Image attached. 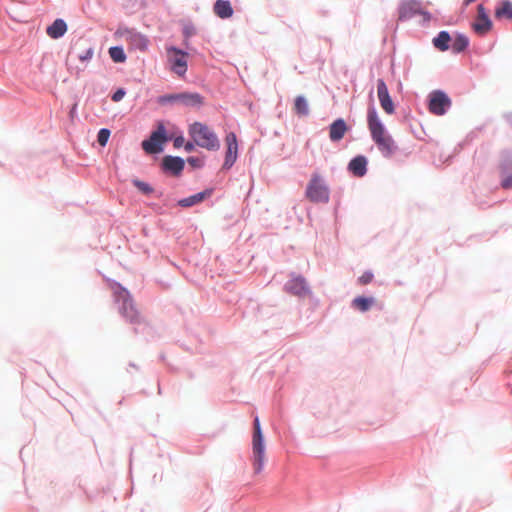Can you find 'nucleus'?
I'll return each instance as SVG.
<instances>
[{"label": "nucleus", "instance_id": "nucleus-1", "mask_svg": "<svg viewBox=\"0 0 512 512\" xmlns=\"http://www.w3.org/2000/svg\"><path fill=\"white\" fill-rule=\"evenodd\" d=\"M367 126L368 130H370V136H372L381 154L384 157H392L398 150V147L392 135L387 133L376 109L373 107L367 111Z\"/></svg>", "mask_w": 512, "mask_h": 512}, {"label": "nucleus", "instance_id": "nucleus-2", "mask_svg": "<svg viewBox=\"0 0 512 512\" xmlns=\"http://www.w3.org/2000/svg\"><path fill=\"white\" fill-rule=\"evenodd\" d=\"M188 131L196 146L202 149L216 151L221 147L217 134L206 123L195 121Z\"/></svg>", "mask_w": 512, "mask_h": 512}, {"label": "nucleus", "instance_id": "nucleus-3", "mask_svg": "<svg viewBox=\"0 0 512 512\" xmlns=\"http://www.w3.org/2000/svg\"><path fill=\"white\" fill-rule=\"evenodd\" d=\"M110 289L113 293L115 301L118 304H121L120 313L130 323H140L142 319L141 313L139 310H137V306L134 304L130 293L121 285L115 282L110 284Z\"/></svg>", "mask_w": 512, "mask_h": 512}, {"label": "nucleus", "instance_id": "nucleus-4", "mask_svg": "<svg viewBox=\"0 0 512 512\" xmlns=\"http://www.w3.org/2000/svg\"><path fill=\"white\" fill-rule=\"evenodd\" d=\"M189 54L177 48L170 47L166 49L167 69L178 77H183L187 73V58Z\"/></svg>", "mask_w": 512, "mask_h": 512}, {"label": "nucleus", "instance_id": "nucleus-5", "mask_svg": "<svg viewBox=\"0 0 512 512\" xmlns=\"http://www.w3.org/2000/svg\"><path fill=\"white\" fill-rule=\"evenodd\" d=\"M306 197L314 203H327L329 201V188L317 173L312 175L307 185Z\"/></svg>", "mask_w": 512, "mask_h": 512}, {"label": "nucleus", "instance_id": "nucleus-6", "mask_svg": "<svg viewBox=\"0 0 512 512\" xmlns=\"http://www.w3.org/2000/svg\"><path fill=\"white\" fill-rule=\"evenodd\" d=\"M116 36L125 41L131 50L145 51L147 48V38L133 29L120 28L116 31Z\"/></svg>", "mask_w": 512, "mask_h": 512}, {"label": "nucleus", "instance_id": "nucleus-7", "mask_svg": "<svg viewBox=\"0 0 512 512\" xmlns=\"http://www.w3.org/2000/svg\"><path fill=\"white\" fill-rule=\"evenodd\" d=\"M182 104L186 106H199L203 98L198 93L182 92L162 96V104Z\"/></svg>", "mask_w": 512, "mask_h": 512}, {"label": "nucleus", "instance_id": "nucleus-8", "mask_svg": "<svg viewBox=\"0 0 512 512\" xmlns=\"http://www.w3.org/2000/svg\"><path fill=\"white\" fill-rule=\"evenodd\" d=\"M451 101L445 92L434 90L429 95V111L436 116H442L450 107Z\"/></svg>", "mask_w": 512, "mask_h": 512}, {"label": "nucleus", "instance_id": "nucleus-9", "mask_svg": "<svg viewBox=\"0 0 512 512\" xmlns=\"http://www.w3.org/2000/svg\"><path fill=\"white\" fill-rule=\"evenodd\" d=\"M251 464L254 472L259 474L265 465V445L264 440L252 441Z\"/></svg>", "mask_w": 512, "mask_h": 512}, {"label": "nucleus", "instance_id": "nucleus-10", "mask_svg": "<svg viewBox=\"0 0 512 512\" xmlns=\"http://www.w3.org/2000/svg\"><path fill=\"white\" fill-rule=\"evenodd\" d=\"M501 186L504 189L512 188V154L504 153L499 164Z\"/></svg>", "mask_w": 512, "mask_h": 512}, {"label": "nucleus", "instance_id": "nucleus-11", "mask_svg": "<svg viewBox=\"0 0 512 512\" xmlns=\"http://www.w3.org/2000/svg\"><path fill=\"white\" fill-rule=\"evenodd\" d=\"M284 289L298 297H305L310 293L307 282L302 276H293L286 282Z\"/></svg>", "mask_w": 512, "mask_h": 512}, {"label": "nucleus", "instance_id": "nucleus-12", "mask_svg": "<svg viewBox=\"0 0 512 512\" xmlns=\"http://www.w3.org/2000/svg\"><path fill=\"white\" fill-rule=\"evenodd\" d=\"M377 95L380 105L386 114L392 115L395 112L394 102L392 101L389 89L382 79L377 81Z\"/></svg>", "mask_w": 512, "mask_h": 512}, {"label": "nucleus", "instance_id": "nucleus-13", "mask_svg": "<svg viewBox=\"0 0 512 512\" xmlns=\"http://www.w3.org/2000/svg\"><path fill=\"white\" fill-rule=\"evenodd\" d=\"M226 155L223 164L224 169H229L236 161L237 158V138L234 133H229L225 137Z\"/></svg>", "mask_w": 512, "mask_h": 512}, {"label": "nucleus", "instance_id": "nucleus-14", "mask_svg": "<svg viewBox=\"0 0 512 512\" xmlns=\"http://www.w3.org/2000/svg\"><path fill=\"white\" fill-rule=\"evenodd\" d=\"M477 10L478 15L473 24V28L478 35L483 36L491 30L492 22L482 5H479Z\"/></svg>", "mask_w": 512, "mask_h": 512}, {"label": "nucleus", "instance_id": "nucleus-15", "mask_svg": "<svg viewBox=\"0 0 512 512\" xmlns=\"http://www.w3.org/2000/svg\"><path fill=\"white\" fill-rule=\"evenodd\" d=\"M184 168V161L180 157L165 156L162 158V169L171 173L173 176H179Z\"/></svg>", "mask_w": 512, "mask_h": 512}, {"label": "nucleus", "instance_id": "nucleus-16", "mask_svg": "<svg viewBox=\"0 0 512 512\" xmlns=\"http://www.w3.org/2000/svg\"><path fill=\"white\" fill-rule=\"evenodd\" d=\"M142 148L147 154H154L160 151V126L152 132L149 139L142 142Z\"/></svg>", "mask_w": 512, "mask_h": 512}, {"label": "nucleus", "instance_id": "nucleus-17", "mask_svg": "<svg viewBox=\"0 0 512 512\" xmlns=\"http://www.w3.org/2000/svg\"><path fill=\"white\" fill-rule=\"evenodd\" d=\"M73 50H79L77 57L81 62H87L91 60L94 55L93 48L87 45V40H84V38L77 39L73 46Z\"/></svg>", "mask_w": 512, "mask_h": 512}, {"label": "nucleus", "instance_id": "nucleus-18", "mask_svg": "<svg viewBox=\"0 0 512 512\" xmlns=\"http://www.w3.org/2000/svg\"><path fill=\"white\" fill-rule=\"evenodd\" d=\"M347 129L344 119L339 118L334 120L329 128V137L331 141H340L346 134Z\"/></svg>", "mask_w": 512, "mask_h": 512}, {"label": "nucleus", "instance_id": "nucleus-19", "mask_svg": "<svg viewBox=\"0 0 512 512\" xmlns=\"http://www.w3.org/2000/svg\"><path fill=\"white\" fill-rule=\"evenodd\" d=\"M367 160L363 155H359L348 164V170L356 177H363L366 174Z\"/></svg>", "mask_w": 512, "mask_h": 512}, {"label": "nucleus", "instance_id": "nucleus-20", "mask_svg": "<svg viewBox=\"0 0 512 512\" xmlns=\"http://www.w3.org/2000/svg\"><path fill=\"white\" fill-rule=\"evenodd\" d=\"M67 30V25L62 19L55 20L50 26L46 28V33L52 39L61 38Z\"/></svg>", "mask_w": 512, "mask_h": 512}, {"label": "nucleus", "instance_id": "nucleus-21", "mask_svg": "<svg viewBox=\"0 0 512 512\" xmlns=\"http://www.w3.org/2000/svg\"><path fill=\"white\" fill-rule=\"evenodd\" d=\"M213 11L217 17L226 19L232 16L233 9L229 1L217 0L214 4Z\"/></svg>", "mask_w": 512, "mask_h": 512}, {"label": "nucleus", "instance_id": "nucleus-22", "mask_svg": "<svg viewBox=\"0 0 512 512\" xmlns=\"http://www.w3.org/2000/svg\"><path fill=\"white\" fill-rule=\"evenodd\" d=\"M210 196H211V190H207L204 192L197 193L193 196L182 198L178 201V204L181 207L188 208V207H192V206L204 201L206 197H210Z\"/></svg>", "mask_w": 512, "mask_h": 512}, {"label": "nucleus", "instance_id": "nucleus-23", "mask_svg": "<svg viewBox=\"0 0 512 512\" xmlns=\"http://www.w3.org/2000/svg\"><path fill=\"white\" fill-rule=\"evenodd\" d=\"M374 304H375V298L359 296L352 300L351 307H353L361 312H365Z\"/></svg>", "mask_w": 512, "mask_h": 512}, {"label": "nucleus", "instance_id": "nucleus-24", "mask_svg": "<svg viewBox=\"0 0 512 512\" xmlns=\"http://www.w3.org/2000/svg\"><path fill=\"white\" fill-rule=\"evenodd\" d=\"M450 41V35L446 31H441L439 35L434 37L432 40L434 47L442 52L448 50Z\"/></svg>", "mask_w": 512, "mask_h": 512}, {"label": "nucleus", "instance_id": "nucleus-25", "mask_svg": "<svg viewBox=\"0 0 512 512\" xmlns=\"http://www.w3.org/2000/svg\"><path fill=\"white\" fill-rule=\"evenodd\" d=\"M495 17L498 19H512V3L510 1H502L495 9Z\"/></svg>", "mask_w": 512, "mask_h": 512}, {"label": "nucleus", "instance_id": "nucleus-26", "mask_svg": "<svg viewBox=\"0 0 512 512\" xmlns=\"http://www.w3.org/2000/svg\"><path fill=\"white\" fill-rule=\"evenodd\" d=\"M294 110L299 116H307L309 114V106L305 97L297 96L295 98Z\"/></svg>", "mask_w": 512, "mask_h": 512}, {"label": "nucleus", "instance_id": "nucleus-27", "mask_svg": "<svg viewBox=\"0 0 512 512\" xmlns=\"http://www.w3.org/2000/svg\"><path fill=\"white\" fill-rule=\"evenodd\" d=\"M468 46V38L464 35H458L452 41L451 48L454 53H460L464 51Z\"/></svg>", "mask_w": 512, "mask_h": 512}, {"label": "nucleus", "instance_id": "nucleus-28", "mask_svg": "<svg viewBox=\"0 0 512 512\" xmlns=\"http://www.w3.org/2000/svg\"><path fill=\"white\" fill-rule=\"evenodd\" d=\"M109 55L112 58V60L116 63H122L126 60L124 50L121 47H111L109 49Z\"/></svg>", "mask_w": 512, "mask_h": 512}, {"label": "nucleus", "instance_id": "nucleus-29", "mask_svg": "<svg viewBox=\"0 0 512 512\" xmlns=\"http://www.w3.org/2000/svg\"><path fill=\"white\" fill-rule=\"evenodd\" d=\"M132 183L144 195H150L153 192V188L148 183L142 182V180L134 179Z\"/></svg>", "mask_w": 512, "mask_h": 512}, {"label": "nucleus", "instance_id": "nucleus-30", "mask_svg": "<svg viewBox=\"0 0 512 512\" xmlns=\"http://www.w3.org/2000/svg\"><path fill=\"white\" fill-rule=\"evenodd\" d=\"M264 440L260 420L258 416L254 419V432H252V441Z\"/></svg>", "mask_w": 512, "mask_h": 512}, {"label": "nucleus", "instance_id": "nucleus-31", "mask_svg": "<svg viewBox=\"0 0 512 512\" xmlns=\"http://www.w3.org/2000/svg\"><path fill=\"white\" fill-rule=\"evenodd\" d=\"M110 137V131L108 129H100L97 134V142L101 147H105Z\"/></svg>", "mask_w": 512, "mask_h": 512}, {"label": "nucleus", "instance_id": "nucleus-32", "mask_svg": "<svg viewBox=\"0 0 512 512\" xmlns=\"http://www.w3.org/2000/svg\"><path fill=\"white\" fill-rule=\"evenodd\" d=\"M373 278H374V274L370 271H367V272L363 273V275L358 278V282L360 285L364 286V285L371 283L373 281Z\"/></svg>", "mask_w": 512, "mask_h": 512}, {"label": "nucleus", "instance_id": "nucleus-33", "mask_svg": "<svg viewBox=\"0 0 512 512\" xmlns=\"http://www.w3.org/2000/svg\"><path fill=\"white\" fill-rule=\"evenodd\" d=\"M125 94H126V92L124 89H122V88L117 89L112 95V101L119 102L120 100H122L124 98Z\"/></svg>", "mask_w": 512, "mask_h": 512}, {"label": "nucleus", "instance_id": "nucleus-34", "mask_svg": "<svg viewBox=\"0 0 512 512\" xmlns=\"http://www.w3.org/2000/svg\"><path fill=\"white\" fill-rule=\"evenodd\" d=\"M412 4H405L400 9V18H406L408 16V10L412 9Z\"/></svg>", "mask_w": 512, "mask_h": 512}, {"label": "nucleus", "instance_id": "nucleus-35", "mask_svg": "<svg viewBox=\"0 0 512 512\" xmlns=\"http://www.w3.org/2000/svg\"><path fill=\"white\" fill-rule=\"evenodd\" d=\"M184 144V138L182 136H178L174 139V147L180 148Z\"/></svg>", "mask_w": 512, "mask_h": 512}, {"label": "nucleus", "instance_id": "nucleus-36", "mask_svg": "<svg viewBox=\"0 0 512 512\" xmlns=\"http://www.w3.org/2000/svg\"><path fill=\"white\" fill-rule=\"evenodd\" d=\"M196 146V144L194 143V141L192 142H186L184 144V150L188 151V152H191L194 150V147Z\"/></svg>", "mask_w": 512, "mask_h": 512}, {"label": "nucleus", "instance_id": "nucleus-37", "mask_svg": "<svg viewBox=\"0 0 512 512\" xmlns=\"http://www.w3.org/2000/svg\"><path fill=\"white\" fill-rule=\"evenodd\" d=\"M189 164H191L193 167H200V161L197 158L191 157L188 159Z\"/></svg>", "mask_w": 512, "mask_h": 512}, {"label": "nucleus", "instance_id": "nucleus-38", "mask_svg": "<svg viewBox=\"0 0 512 512\" xmlns=\"http://www.w3.org/2000/svg\"><path fill=\"white\" fill-rule=\"evenodd\" d=\"M161 139H162V143H164V142H166L168 140V137L164 134V130L163 129H162Z\"/></svg>", "mask_w": 512, "mask_h": 512}]
</instances>
